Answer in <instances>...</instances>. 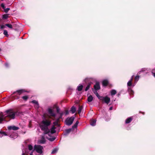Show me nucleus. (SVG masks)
I'll return each mask as SVG.
<instances>
[{
    "mask_svg": "<svg viewBox=\"0 0 155 155\" xmlns=\"http://www.w3.org/2000/svg\"><path fill=\"white\" fill-rule=\"evenodd\" d=\"M6 114L5 115H2V112H0V124L2 123L3 121L8 119V120L11 119H14L15 116H18L20 113L18 111H15L12 110H7L6 112Z\"/></svg>",
    "mask_w": 155,
    "mask_h": 155,
    "instance_id": "1",
    "label": "nucleus"
},
{
    "mask_svg": "<svg viewBox=\"0 0 155 155\" xmlns=\"http://www.w3.org/2000/svg\"><path fill=\"white\" fill-rule=\"evenodd\" d=\"M50 124L51 121L47 120H43L40 124V127L41 130L44 131L45 134H47L50 132V130L48 128V126Z\"/></svg>",
    "mask_w": 155,
    "mask_h": 155,
    "instance_id": "2",
    "label": "nucleus"
},
{
    "mask_svg": "<svg viewBox=\"0 0 155 155\" xmlns=\"http://www.w3.org/2000/svg\"><path fill=\"white\" fill-rule=\"evenodd\" d=\"M43 150V147L41 145H35L34 147V150L39 154L42 153Z\"/></svg>",
    "mask_w": 155,
    "mask_h": 155,
    "instance_id": "3",
    "label": "nucleus"
},
{
    "mask_svg": "<svg viewBox=\"0 0 155 155\" xmlns=\"http://www.w3.org/2000/svg\"><path fill=\"white\" fill-rule=\"evenodd\" d=\"M99 99L107 104H108L110 101V98L107 96L105 97L101 96V97H100Z\"/></svg>",
    "mask_w": 155,
    "mask_h": 155,
    "instance_id": "4",
    "label": "nucleus"
},
{
    "mask_svg": "<svg viewBox=\"0 0 155 155\" xmlns=\"http://www.w3.org/2000/svg\"><path fill=\"white\" fill-rule=\"evenodd\" d=\"M74 119V117H73L68 118L66 120V124L68 126L71 125L72 124Z\"/></svg>",
    "mask_w": 155,
    "mask_h": 155,
    "instance_id": "5",
    "label": "nucleus"
},
{
    "mask_svg": "<svg viewBox=\"0 0 155 155\" xmlns=\"http://www.w3.org/2000/svg\"><path fill=\"white\" fill-rule=\"evenodd\" d=\"M8 128L9 130H17L18 129L19 127L14 126H10L8 127Z\"/></svg>",
    "mask_w": 155,
    "mask_h": 155,
    "instance_id": "6",
    "label": "nucleus"
},
{
    "mask_svg": "<svg viewBox=\"0 0 155 155\" xmlns=\"http://www.w3.org/2000/svg\"><path fill=\"white\" fill-rule=\"evenodd\" d=\"M49 114L51 116L54 117L55 116V114L53 112L52 110L50 108H49L48 110Z\"/></svg>",
    "mask_w": 155,
    "mask_h": 155,
    "instance_id": "7",
    "label": "nucleus"
},
{
    "mask_svg": "<svg viewBox=\"0 0 155 155\" xmlns=\"http://www.w3.org/2000/svg\"><path fill=\"white\" fill-rule=\"evenodd\" d=\"M94 87L95 90H96L99 89L100 88V87L99 83L98 82H97L95 85H94Z\"/></svg>",
    "mask_w": 155,
    "mask_h": 155,
    "instance_id": "8",
    "label": "nucleus"
},
{
    "mask_svg": "<svg viewBox=\"0 0 155 155\" xmlns=\"http://www.w3.org/2000/svg\"><path fill=\"white\" fill-rule=\"evenodd\" d=\"M96 121L95 120L92 119L90 121V124L91 125L94 126L95 125Z\"/></svg>",
    "mask_w": 155,
    "mask_h": 155,
    "instance_id": "9",
    "label": "nucleus"
},
{
    "mask_svg": "<svg viewBox=\"0 0 155 155\" xmlns=\"http://www.w3.org/2000/svg\"><path fill=\"white\" fill-rule=\"evenodd\" d=\"M24 92H25V91H24V90H18L16 92H14L13 93V94H15L16 93H17L19 95H20L22 93H23Z\"/></svg>",
    "mask_w": 155,
    "mask_h": 155,
    "instance_id": "10",
    "label": "nucleus"
},
{
    "mask_svg": "<svg viewBox=\"0 0 155 155\" xmlns=\"http://www.w3.org/2000/svg\"><path fill=\"white\" fill-rule=\"evenodd\" d=\"M39 142L40 143H44L45 142V140L44 137H42L41 139L39 140Z\"/></svg>",
    "mask_w": 155,
    "mask_h": 155,
    "instance_id": "11",
    "label": "nucleus"
},
{
    "mask_svg": "<svg viewBox=\"0 0 155 155\" xmlns=\"http://www.w3.org/2000/svg\"><path fill=\"white\" fill-rule=\"evenodd\" d=\"M65 114V115H66L68 114V110H66L65 111V113H64L63 112H61V113H60V117H59V118H61V117L63 115H64V114Z\"/></svg>",
    "mask_w": 155,
    "mask_h": 155,
    "instance_id": "12",
    "label": "nucleus"
},
{
    "mask_svg": "<svg viewBox=\"0 0 155 155\" xmlns=\"http://www.w3.org/2000/svg\"><path fill=\"white\" fill-rule=\"evenodd\" d=\"M133 76H132L131 79L128 81L127 83L128 86H130L132 85V81L133 80Z\"/></svg>",
    "mask_w": 155,
    "mask_h": 155,
    "instance_id": "13",
    "label": "nucleus"
},
{
    "mask_svg": "<svg viewBox=\"0 0 155 155\" xmlns=\"http://www.w3.org/2000/svg\"><path fill=\"white\" fill-rule=\"evenodd\" d=\"M108 83L107 80H105L103 81L102 82V84L103 86H106Z\"/></svg>",
    "mask_w": 155,
    "mask_h": 155,
    "instance_id": "14",
    "label": "nucleus"
},
{
    "mask_svg": "<svg viewBox=\"0 0 155 155\" xmlns=\"http://www.w3.org/2000/svg\"><path fill=\"white\" fill-rule=\"evenodd\" d=\"M55 128H56L54 127V126H52V128H51V133L54 134L55 132H56V131L55 130Z\"/></svg>",
    "mask_w": 155,
    "mask_h": 155,
    "instance_id": "15",
    "label": "nucleus"
},
{
    "mask_svg": "<svg viewBox=\"0 0 155 155\" xmlns=\"http://www.w3.org/2000/svg\"><path fill=\"white\" fill-rule=\"evenodd\" d=\"M93 97L91 95L89 96L87 98V101L89 102H91L93 100Z\"/></svg>",
    "mask_w": 155,
    "mask_h": 155,
    "instance_id": "16",
    "label": "nucleus"
},
{
    "mask_svg": "<svg viewBox=\"0 0 155 155\" xmlns=\"http://www.w3.org/2000/svg\"><path fill=\"white\" fill-rule=\"evenodd\" d=\"M132 120V119L131 117H129L126 120L125 122L126 124H128Z\"/></svg>",
    "mask_w": 155,
    "mask_h": 155,
    "instance_id": "17",
    "label": "nucleus"
},
{
    "mask_svg": "<svg viewBox=\"0 0 155 155\" xmlns=\"http://www.w3.org/2000/svg\"><path fill=\"white\" fill-rule=\"evenodd\" d=\"M76 110V109L75 107L73 106L71 109V111L72 114L74 113Z\"/></svg>",
    "mask_w": 155,
    "mask_h": 155,
    "instance_id": "18",
    "label": "nucleus"
},
{
    "mask_svg": "<svg viewBox=\"0 0 155 155\" xmlns=\"http://www.w3.org/2000/svg\"><path fill=\"white\" fill-rule=\"evenodd\" d=\"M83 87L82 85L80 84L77 87V90L79 91H81Z\"/></svg>",
    "mask_w": 155,
    "mask_h": 155,
    "instance_id": "19",
    "label": "nucleus"
},
{
    "mask_svg": "<svg viewBox=\"0 0 155 155\" xmlns=\"http://www.w3.org/2000/svg\"><path fill=\"white\" fill-rule=\"evenodd\" d=\"M3 135L6 136L7 134L5 132L0 131V137H2Z\"/></svg>",
    "mask_w": 155,
    "mask_h": 155,
    "instance_id": "20",
    "label": "nucleus"
},
{
    "mask_svg": "<svg viewBox=\"0 0 155 155\" xmlns=\"http://www.w3.org/2000/svg\"><path fill=\"white\" fill-rule=\"evenodd\" d=\"M83 109V107L82 106H80L78 108V113L79 114H80L82 111Z\"/></svg>",
    "mask_w": 155,
    "mask_h": 155,
    "instance_id": "21",
    "label": "nucleus"
},
{
    "mask_svg": "<svg viewBox=\"0 0 155 155\" xmlns=\"http://www.w3.org/2000/svg\"><path fill=\"white\" fill-rule=\"evenodd\" d=\"M60 118H58L55 121L54 123H53V124H54V126H57V125H58V120H59V119Z\"/></svg>",
    "mask_w": 155,
    "mask_h": 155,
    "instance_id": "22",
    "label": "nucleus"
},
{
    "mask_svg": "<svg viewBox=\"0 0 155 155\" xmlns=\"http://www.w3.org/2000/svg\"><path fill=\"white\" fill-rule=\"evenodd\" d=\"M116 91L114 90H112L110 91L111 95H114L116 93Z\"/></svg>",
    "mask_w": 155,
    "mask_h": 155,
    "instance_id": "23",
    "label": "nucleus"
},
{
    "mask_svg": "<svg viewBox=\"0 0 155 155\" xmlns=\"http://www.w3.org/2000/svg\"><path fill=\"white\" fill-rule=\"evenodd\" d=\"M5 25L6 26L8 27V28H10L12 29V25L11 24H6Z\"/></svg>",
    "mask_w": 155,
    "mask_h": 155,
    "instance_id": "24",
    "label": "nucleus"
},
{
    "mask_svg": "<svg viewBox=\"0 0 155 155\" xmlns=\"http://www.w3.org/2000/svg\"><path fill=\"white\" fill-rule=\"evenodd\" d=\"M91 85V84L89 83L87 85V87H86L85 89V91H87L90 88V86Z\"/></svg>",
    "mask_w": 155,
    "mask_h": 155,
    "instance_id": "25",
    "label": "nucleus"
},
{
    "mask_svg": "<svg viewBox=\"0 0 155 155\" xmlns=\"http://www.w3.org/2000/svg\"><path fill=\"white\" fill-rule=\"evenodd\" d=\"M58 150L57 149L55 148L53 150V151H52L51 152L52 154H54L55 153H56Z\"/></svg>",
    "mask_w": 155,
    "mask_h": 155,
    "instance_id": "26",
    "label": "nucleus"
},
{
    "mask_svg": "<svg viewBox=\"0 0 155 155\" xmlns=\"http://www.w3.org/2000/svg\"><path fill=\"white\" fill-rule=\"evenodd\" d=\"M28 148L29 150H33V147L31 145H28Z\"/></svg>",
    "mask_w": 155,
    "mask_h": 155,
    "instance_id": "27",
    "label": "nucleus"
},
{
    "mask_svg": "<svg viewBox=\"0 0 155 155\" xmlns=\"http://www.w3.org/2000/svg\"><path fill=\"white\" fill-rule=\"evenodd\" d=\"M94 93L96 94V96L98 97L99 99L100 97H101V96H100L99 95L97 91L94 92Z\"/></svg>",
    "mask_w": 155,
    "mask_h": 155,
    "instance_id": "28",
    "label": "nucleus"
},
{
    "mask_svg": "<svg viewBox=\"0 0 155 155\" xmlns=\"http://www.w3.org/2000/svg\"><path fill=\"white\" fill-rule=\"evenodd\" d=\"M4 34L7 36H8V35L7 31L6 30H4L3 32Z\"/></svg>",
    "mask_w": 155,
    "mask_h": 155,
    "instance_id": "29",
    "label": "nucleus"
},
{
    "mask_svg": "<svg viewBox=\"0 0 155 155\" xmlns=\"http://www.w3.org/2000/svg\"><path fill=\"white\" fill-rule=\"evenodd\" d=\"M8 17V16L7 15H3L2 18L4 19H6Z\"/></svg>",
    "mask_w": 155,
    "mask_h": 155,
    "instance_id": "30",
    "label": "nucleus"
},
{
    "mask_svg": "<svg viewBox=\"0 0 155 155\" xmlns=\"http://www.w3.org/2000/svg\"><path fill=\"white\" fill-rule=\"evenodd\" d=\"M55 139V138L54 137H53L52 138H50L49 139V140L51 141H54Z\"/></svg>",
    "mask_w": 155,
    "mask_h": 155,
    "instance_id": "31",
    "label": "nucleus"
},
{
    "mask_svg": "<svg viewBox=\"0 0 155 155\" xmlns=\"http://www.w3.org/2000/svg\"><path fill=\"white\" fill-rule=\"evenodd\" d=\"M72 130V129H67L66 130V132L68 134Z\"/></svg>",
    "mask_w": 155,
    "mask_h": 155,
    "instance_id": "32",
    "label": "nucleus"
},
{
    "mask_svg": "<svg viewBox=\"0 0 155 155\" xmlns=\"http://www.w3.org/2000/svg\"><path fill=\"white\" fill-rule=\"evenodd\" d=\"M139 78V76H137L135 78V80L136 81H137Z\"/></svg>",
    "mask_w": 155,
    "mask_h": 155,
    "instance_id": "33",
    "label": "nucleus"
},
{
    "mask_svg": "<svg viewBox=\"0 0 155 155\" xmlns=\"http://www.w3.org/2000/svg\"><path fill=\"white\" fill-rule=\"evenodd\" d=\"M10 9L9 8H6L4 9V11L5 13H7L8 12V11Z\"/></svg>",
    "mask_w": 155,
    "mask_h": 155,
    "instance_id": "34",
    "label": "nucleus"
},
{
    "mask_svg": "<svg viewBox=\"0 0 155 155\" xmlns=\"http://www.w3.org/2000/svg\"><path fill=\"white\" fill-rule=\"evenodd\" d=\"M22 98L25 100H26L28 98V97L27 96H23L22 97Z\"/></svg>",
    "mask_w": 155,
    "mask_h": 155,
    "instance_id": "35",
    "label": "nucleus"
},
{
    "mask_svg": "<svg viewBox=\"0 0 155 155\" xmlns=\"http://www.w3.org/2000/svg\"><path fill=\"white\" fill-rule=\"evenodd\" d=\"M15 136L14 137H13L12 135H11L10 136V137L11 138L15 139L17 137V135L16 134H15Z\"/></svg>",
    "mask_w": 155,
    "mask_h": 155,
    "instance_id": "36",
    "label": "nucleus"
},
{
    "mask_svg": "<svg viewBox=\"0 0 155 155\" xmlns=\"http://www.w3.org/2000/svg\"><path fill=\"white\" fill-rule=\"evenodd\" d=\"M31 102L33 103H34L35 104H36L38 103V101H35V100H33L31 101Z\"/></svg>",
    "mask_w": 155,
    "mask_h": 155,
    "instance_id": "37",
    "label": "nucleus"
},
{
    "mask_svg": "<svg viewBox=\"0 0 155 155\" xmlns=\"http://www.w3.org/2000/svg\"><path fill=\"white\" fill-rule=\"evenodd\" d=\"M35 108H38L39 107V105L38 103L35 104Z\"/></svg>",
    "mask_w": 155,
    "mask_h": 155,
    "instance_id": "38",
    "label": "nucleus"
},
{
    "mask_svg": "<svg viewBox=\"0 0 155 155\" xmlns=\"http://www.w3.org/2000/svg\"><path fill=\"white\" fill-rule=\"evenodd\" d=\"M77 125L75 124L72 126V129H74V128H77Z\"/></svg>",
    "mask_w": 155,
    "mask_h": 155,
    "instance_id": "39",
    "label": "nucleus"
},
{
    "mask_svg": "<svg viewBox=\"0 0 155 155\" xmlns=\"http://www.w3.org/2000/svg\"><path fill=\"white\" fill-rule=\"evenodd\" d=\"M6 26L5 25H1V29H3V28H5V26Z\"/></svg>",
    "mask_w": 155,
    "mask_h": 155,
    "instance_id": "40",
    "label": "nucleus"
},
{
    "mask_svg": "<svg viewBox=\"0 0 155 155\" xmlns=\"http://www.w3.org/2000/svg\"><path fill=\"white\" fill-rule=\"evenodd\" d=\"M1 6L4 9L5 8V6L4 4L2 3L1 4Z\"/></svg>",
    "mask_w": 155,
    "mask_h": 155,
    "instance_id": "41",
    "label": "nucleus"
},
{
    "mask_svg": "<svg viewBox=\"0 0 155 155\" xmlns=\"http://www.w3.org/2000/svg\"><path fill=\"white\" fill-rule=\"evenodd\" d=\"M26 153V151H25V152H24L23 151V152L22 153V155H26L25 154V153Z\"/></svg>",
    "mask_w": 155,
    "mask_h": 155,
    "instance_id": "42",
    "label": "nucleus"
},
{
    "mask_svg": "<svg viewBox=\"0 0 155 155\" xmlns=\"http://www.w3.org/2000/svg\"><path fill=\"white\" fill-rule=\"evenodd\" d=\"M35 151L34 150H32V151L31 152V153H30V155H33V152Z\"/></svg>",
    "mask_w": 155,
    "mask_h": 155,
    "instance_id": "43",
    "label": "nucleus"
},
{
    "mask_svg": "<svg viewBox=\"0 0 155 155\" xmlns=\"http://www.w3.org/2000/svg\"><path fill=\"white\" fill-rule=\"evenodd\" d=\"M57 112L58 113H59V109L58 108H57Z\"/></svg>",
    "mask_w": 155,
    "mask_h": 155,
    "instance_id": "44",
    "label": "nucleus"
},
{
    "mask_svg": "<svg viewBox=\"0 0 155 155\" xmlns=\"http://www.w3.org/2000/svg\"><path fill=\"white\" fill-rule=\"evenodd\" d=\"M78 124H79V122L78 121H77L76 122L75 124L77 125H78Z\"/></svg>",
    "mask_w": 155,
    "mask_h": 155,
    "instance_id": "45",
    "label": "nucleus"
},
{
    "mask_svg": "<svg viewBox=\"0 0 155 155\" xmlns=\"http://www.w3.org/2000/svg\"><path fill=\"white\" fill-rule=\"evenodd\" d=\"M112 108L113 107H110L109 108L110 110H111L112 109Z\"/></svg>",
    "mask_w": 155,
    "mask_h": 155,
    "instance_id": "46",
    "label": "nucleus"
},
{
    "mask_svg": "<svg viewBox=\"0 0 155 155\" xmlns=\"http://www.w3.org/2000/svg\"><path fill=\"white\" fill-rule=\"evenodd\" d=\"M153 75L155 77V73H152Z\"/></svg>",
    "mask_w": 155,
    "mask_h": 155,
    "instance_id": "47",
    "label": "nucleus"
},
{
    "mask_svg": "<svg viewBox=\"0 0 155 155\" xmlns=\"http://www.w3.org/2000/svg\"><path fill=\"white\" fill-rule=\"evenodd\" d=\"M5 65L6 66V67H8V64H7V63H6V64H5Z\"/></svg>",
    "mask_w": 155,
    "mask_h": 155,
    "instance_id": "48",
    "label": "nucleus"
}]
</instances>
